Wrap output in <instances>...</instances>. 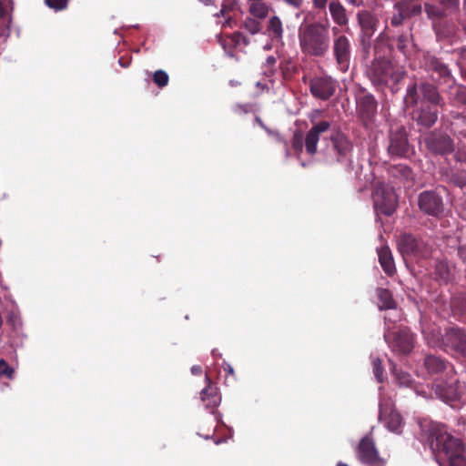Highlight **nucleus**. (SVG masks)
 I'll return each mask as SVG.
<instances>
[{
    "mask_svg": "<svg viewBox=\"0 0 466 466\" xmlns=\"http://www.w3.org/2000/svg\"><path fill=\"white\" fill-rule=\"evenodd\" d=\"M330 24L328 18L301 25L299 28V47L309 56L324 57L330 48Z\"/></svg>",
    "mask_w": 466,
    "mask_h": 466,
    "instance_id": "f257e3e1",
    "label": "nucleus"
},
{
    "mask_svg": "<svg viewBox=\"0 0 466 466\" xmlns=\"http://www.w3.org/2000/svg\"><path fill=\"white\" fill-rule=\"evenodd\" d=\"M431 431V447L444 453L449 466H466L461 441L449 434L443 425H435Z\"/></svg>",
    "mask_w": 466,
    "mask_h": 466,
    "instance_id": "f03ea898",
    "label": "nucleus"
},
{
    "mask_svg": "<svg viewBox=\"0 0 466 466\" xmlns=\"http://www.w3.org/2000/svg\"><path fill=\"white\" fill-rule=\"evenodd\" d=\"M420 96L418 92L417 83L410 85L404 97V104L411 119L420 128H431L438 119L439 111L437 106L429 105L425 101H419Z\"/></svg>",
    "mask_w": 466,
    "mask_h": 466,
    "instance_id": "7ed1b4c3",
    "label": "nucleus"
},
{
    "mask_svg": "<svg viewBox=\"0 0 466 466\" xmlns=\"http://www.w3.org/2000/svg\"><path fill=\"white\" fill-rule=\"evenodd\" d=\"M367 76L375 86L383 87L390 83L397 84L402 73L397 71L391 61L385 56H375L367 68Z\"/></svg>",
    "mask_w": 466,
    "mask_h": 466,
    "instance_id": "20e7f679",
    "label": "nucleus"
},
{
    "mask_svg": "<svg viewBox=\"0 0 466 466\" xmlns=\"http://www.w3.org/2000/svg\"><path fill=\"white\" fill-rule=\"evenodd\" d=\"M332 33V56L336 62L337 68L346 73L350 65L352 56V46L349 37L340 32L337 26L331 28Z\"/></svg>",
    "mask_w": 466,
    "mask_h": 466,
    "instance_id": "39448f33",
    "label": "nucleus"
},
{
    "mask_svg": "<svg viewBox=\"0 0 466 466\" xmlns=\"http://www.w3.org/2000/svg\"><path fill=\"white\" fill-rule=\"evenodd\" d=\"M373 205L377 213L391 216L398 207V197L393 189L384 182H377L372 194Z\"/></svg>",
    "mask_w": 466,
    "mask_h": 466,
    "instance_id": "423d86ee",
    "label": "nucleus"
},
{
    "mask_svg": "<svg viewBox=\"0 0 466 466\" xmlns=\"http://www.w3.org/2000/svg\"><path fill=\"white\" fill-rule=\"evenodd\" d=\"M448 375L446 380L437 379L434 381L433 389L436 395L446 402L462 400L466 391L465 383L461 382L453 371Z\"/></svg>",
    "mask_w": 466,
    "mask_h": 466,
    "instance_id": "0eeeda50",
    "label": "nucleus"
},
{
    "mask_svg": "<svg viewBox=\"0 0 466 466\" xmlns=\"http://www.w3.org/2000/svg\"><path fill=\"white\" fill-rule=\"evenodd\" d=\"M411 151L405 127L402 126L391 127L389 134V154L391 157H408Z\"/></svg>",
    "mask_w": 466,
    "mask_h": 466,
    "instance_id": "6e6552de",
    "label": "nucleus"
},
{
    "mask_svg": "<svg viewBox=\"0 0 466 466\" xmlns=\"http://www.w3.org/2000/svg\"><path fill=\"white\" fill-rule=\"evenodd\" d=\"M442 349L466 358V330L458 326L445 329L442 336Z\"/></svg>",
    "mask_w": 466,
    "mask_h": 466,
    "instance_id": "1a4fd4ad",
    "label": "nucleus"
},
{
    "mask_svg": "<svg viewBox=\"0 0 466 466\" xmlns=\"http://www.w3.org/2000/svg\"><path fill=\"white\" fill-rule=\"evenodd\" d=\"M423 141L426 148L434 155H447L454 150V143L451 137L441 131L434 130L427 133Z\"/></svg>",
    "mask_w": 466,
    "mask_h": 466,
    "instance_id": "9d476101",
    "label": "nucleus"
},
{
    "mask_svg": "<svg viewBox=\"0 0 466 466\" xmlns=\"http://www.w3.org/2000/svg\"><path fill=\"white\" fill-rule=\"evenodd\" d=\"M357 23L360 28V44L364 47L370 46V40L380 25L378 15L369 10H360L357 14Z\"/></svg>",
    "mask_w": 466,
    "mask_h": 466,
    "instance_id": "9b49d317",
    "label": "nucleus"
},
{
    "mask_svg": "<svg viewBox=\"0 0 466 466\" xmlns=\"http://www.w3.org/2000/svg\"><path fill=\"white\" fill-rule=\"evenodd\" d=\"M393 8L395 13L390 18V25L395 27L401 25L404 20L420 15L422 11L420 0H400Z\"/></svg>",
    "mask_w": 466,
    "mask_h": 466,
    "instance_id": "f8f14e48",
    "label": "nucleus"
},
{
    "mask_svg": "<svg viewBox=\"0 0 466 466\" xmlns=\"http://www.w3.org/2000/svg\"><path fill=\"white\" fill-rule=\"evenodd\" d=\"M418 206L421 212L434 218H439L444 210L442 198L434 190L421 192L418 197Z\"/></svg>",
    "mask_w": 466,
    "mask_h": 466,
    "instance_id": "ddd939ff",
    "label": "nucleus"
},
{
    "mask_svg": "<svg viewBox=\"0 0 466 466\" xmlns=\"http://www.w3.org/2000/svg\"><path fill=\"white\" fill-rule=\"evenodd\" d=\"M338 82L329 76H315L309 81V91L318 99L329 100L337 89Z\"/></svg>",
    "mask_w": 466,
    "mask_h": 466,
    "instance_id": "4468645a",
    "label": "nucleus"
},
{
    "mask_svg": "<svg viewBox=\"0 0 466 466\" xmlns=\"http://www.w3.org/2000/svg\"><path fill=\"white\" fill-rule=\"evenodd\" d=\"M357 454L360 461L368 466L385 465V461L379 456L373 440L369 436L360 440Z\"/></svg>",
    "mask_w": 466,
    "mask_h": 466,
    "instance_id": "2eb2a0df",
    "label": "nucleus"
},
{
    "mask_svg": "<svg viewBox=\"0 0 466 466\" xmlns=\"http://www.w3.org/2000/svg\"><path fill=\"white\" fill-rule=\"evenodd\" d=\"M377 40L386 41L388 46L390 49H392L395 46L396 48L406 57L411 54L414 48L412 35L409 32L400 34L397 36H390L386 28L379 35Z\"/></svg>",
    "mask_w": 466,
    "mask_h": 466,
    "instance_id": "dca6fc26",
    "label": "nucleus"
},
{
    "mask_svg": "<svg viewBox=\"0 0 466 466\" xmlns=\"http://www.w3.org/2000/svg\"><path fill=\"white\" fill-rule=\"evenodd\" d=\"M398 249L403 257L425 256L429 253L427 246L410 233H403L399 237Z\"/></svg>",
    "mask_w": 466,
    "mask_h": 466,
    "instance_id": "f3484780",
    "label": "nucleus"
},
{
    "mask_svg": "<svg viewBox=\"0 0 466 466\" xmlns=\"http://www.w3.org/2000/svg\"><path fill=\"white\" fill-rule=\"evenodd\" d=\"M329 140L331 142V149L336 156L337 162H343L351 154L353 144L346 134L339 129L333 130Z\"/></svg>",
    "mask_w": 466,
    "mask_h": 466,
    "instance_id": "a211bd4d",
    "label": "nucleus"
},
{
    "mask_svg": "<svg viewBox=\"0 0 466 466\" xmlns=\"http://www.w3.org/2000/svg\"><path fill=\"white\" fill-rule=\"evenodd\" d=\"M392 350L400 354H408L413 348V336L408 329H400L397 332L385 335Z\"/></svg>",
    "mask_w": 466,
    "mask_h": 466,
    "instance_id": "6ab92c4d",
    "label": "nucleus"
},
{
    "mask_svg": "<svg viewBox=\"0 0 466 466\" xmlns=\"http://www.w3.org/2000/svg\"><path fill=\"white\" fill-rule=\"evenodd\" d=\"M330 128V123L323 120L314 124L307 132L305 137V147L308 154L313 156L317 153L319 136Z\"/></svg>",
    "mask_w": 466,
    "mask_h": 466,
    "instance_id": "aec40b11",
    "label": "nucleus"
},
{
    "mask_svg": "<svg viewBox=\"0 0 466 466\" xmlns=\"http://www.w3.org/2000/svg\"><path fill=\"white\" fill-rule=\"evenodd\" d=\"M419 96H422V98H419V101H425L429 105L437 106H442L444 105L443 98L440 95L438 88L428 82H421L418 86Z\"/></svg>",
    "mask_w": 466,
    "mask_h": 466,
    "instance_id": "412c9836",
    "label": "nucleus"
},
{
    "mask_svg": "<svg viewBox=\"0 0 466 466\" xmlns=\"http://www.w3.org/2000/svg\"><path fill=\"white\" fill-rule=\"evenodd\" d=\"M421 332L427 343L432 347H442V336L441 329L435 323L421 319H420Z\"/></svg>",
    "mask_w": 466,
    "mask_h": 466,
    "instance_id": "4be33fe9",
    "label": "nucleus"
},
{
    "mask_svg": "<svg viewBox=\"0 0 466 466\" xmlns=\"http://www.w3.org/2000/svg\"><path fill=\"white\" fill-rule=\"evenodd\" d=\"M206 380L208 385L201 390V400L208 409L217 408L220 401L221 396L218 392V389L215 383H213L208 374H206Z\"/></svg>",
    "mask_w": 466,
    "mask_h": 466,
    "instance_id": "5701e85b",
    "label": "nucleus"
},
{
    "mask_svg": "<svg viewBox=\"0 0 466 466\" xmlns=\"http://www.w3.org/2000/svg\"><path fill=\"white\" fill-rule=\"evenodd\" d=\"M358 111L362 119L370 121L377 112V101L372 95L367 94L357 100Z\"/></svg>",
    "mask_w": 466,
    "mask_h": 466,
    "instance_id": "b1692460",
    "label": "nucleus"
},
{
    "mask_svg": "<svg viewBox=\"0 0 466 466\" xmlns=\"http://www.w3.org/2000/svg\"><path fill=\"white\" fill-rule=\"evenodd\" d=\"M329 11L337 27L348 26L350 19L347 15V10L339 0L329 2Z\"/></svg>",
    "mask_w": 466,
    "mask_h": 466,
    "instance_id": "393cba45",
    "label": "nucleus"
},
{
    "mask_svg": "<svg viewBox=\"0 0 466 466\" xmlns=\"http://www.w3.org/2000/svg\"><path fill=\"white\" fill-rule=\"evenodd\" d=\"M424 366L431 374H438L449 370L447 374L453 371L452 366L441 357L430 355L425 358Z\"/></svg>",
    "mask_w": 466,
    "mask_h": 466,
    "instance_id": "a878e982",
    "label": "nucleus"
},
{
    "mask_svg": "<svg viewBox=\"0 0 466 466\" xmlns=\"http://www.w3.org/2000/svg\"><path fill=\"white\" fill-rule=\"evenodd\" d=\"M380 419L384 421L386 427L393 432H400L402 425L401 416L395 410H388L380 406Z\"/></svg>",
    "mask_w": 466,
    "mask_h": 466,
    "instance_id": "bb28decb",
    "label": "nucleus"
},
{
    "mask_svg": "<svg viewBox=\"0 0 466 466\" xmlns=\"http://www.w3.org/2000/svg\"><path fill=\"white\" fill-rule=\"evenodd\" d=\"M379 262L383 271L388 276H393L396 272V267L393 259V256L389 247H381L378 250Z\"/></svg>",
    "mask_w": 466,
    "mask_h": 466,
    "instance_id": "cd10ccee",
    "label": "nucleus"
},
{
    "mask_svg": "<svg viewBox=\"0 0 466 466\" xmlns=\"http://www.w3.org/2000/svg\"><path fill=\"white\" fill-rule=\"evenodd\" d=\"M428 71L435 72L440 77H451V71L447 65L435 56H431L426 61Z\"/></svg>",
    "mask_w": 466,
    "mask_h": 466,
    "instance_id": "c85d7f7f",
    "label": "nucleus"
},
{
    "mask_svg": "<svg viewBox=\"0 0 466 466\" xmlns=\"http://www.w3.org/2000/svg\"><path fill=\"white\" fill-rule=\"evenodd\" d=\"M434 276L441 282L448 283L453 279V273L448 262L438 260L434 267Z\"/></svg>",
    "mask_w": 466,
    "mask_h": 466,
    "instance_id": "c756f323",
    "label": "nucleus"
},
{
    "mask_svg": "<svg viewBox=\"0 0 466 466\" xmlns=\"http://www.w3.org/2000/svg\"><path fill=\"white\" fill-rule=\"evenodd\" d=\"M376 294L379 299L380 309H391L396 308V301L393 299L392 294L389 289L379 288L376 290Z\"/></svg>",
    "mask_w": 466,
    "mask_h": 466,
    "instance_id": "7c9ffc66",
    "label": "nucleus"
},
{
    "mask_svg": "<svg viewBox=\"0 0 466 466\" xmlns=\"http://www.w3.org/2000/svg\"><path fill=\"white\" fill-rule=\"evenodd\" d=\"M451 132L453 136L457 137L458 140L460 137H466V116L457 114L453 116L450 125Z\"/></svg>",
    "mask_w": 466,
    "mask_h": 466,
    "instance_id": "2f4dec72",
    "label": "nucleus"
},
{
    "mask_svg": "<svg viewBox=\"0 0 466 466\" xmlns=\"http://www.w3.org/2000/svg\"><path fill=\"white\" fill-rule=\"evenodd\" d=\"M451 308L454 315L466 318V295H458L451 299Z\"/></svg>",
    "mask_w": 466,
    "mask_h": 466,
    "instance_id": "473e14b6",
    "label": "nucleus"
},
{
    "mask_svg": "<svg viewBox=\"0 0 466 466\" xmlns=\"http://www.w3.org/2000/svg\"><path fill=\"white\" fill-rule=\"evenodd\" d=\"M268 31L269 35L275 39H281L283 35L282 22L278 16H272L268 20Z\"/></svg>",
    "mask_w": 466,
    "mask_h": 466,
    "instance_id": "72a5a7b5",
    "label": "nucleus"
},
{
    "mask_svg": "<svg viewBox=\"0 0 466 466\" xmlns=\"http://www.w3.org/2000/svg\"><path fill=\"white\" fill-rule=\"evenodd\" d=\"M268 12H269V6L267 4H265L263 1L252 3L249 5V13L257 18H260V19L265 18L268 15Z\"/></svg>",
    "mask_w": 466,
    "mask_h": 466,
    "instance_id": "f704fd0d",
    "label": "nucleus"
},
{
    "mask_svg": "<svg viewBox=\"0 0 466 466\" xmlns=\"http://www.w3.org/2000/svg\"><path fill=\"white\" fill-rule=\"evenodd\" d=\"M451 95L453 99L461 105H466V86L461 85H454L451 86Z\"/></svg>",
    "mask_w": 466,
    "mask_h": 466,
    "instance_id": "c9c22d12",
    "label": "nucleus"
},
{
    "mask_svg": "<svg viewBox=\"0 0 466 466\" xmlns=\"http://www.w3.org/2000/svg\"><path fill=\"white\" fill-rule=\"evenodd\" d=\"M425 12L428 18L432 20H440L446 15L443 8L430 4H425Z\"/></svg>",
    "mask_w": 466,
    "mask_h": 466,
    "instance_id": "e433bc0d",
    "label": "nucleus"
},
{
    "mask_svg": "<svg viewBox=\"0 0 466 466\" xmlns=\"http://www.w3.org/2000/svg\"><path fill=\"white\" fill-rule=\"evenodd\" d=\"M277 59L273 56H269L267 57L264 65H263V70L264 75L267 77H273L277 73V67H276Z\"/></svg>",
    "mask_w": 466,
    "mask_h": 466,
    "instance_id": "4c0bfd02",
    "label": "nucleus"
},
{
    "mask_svg": "<svg viewBox=\"0 0 466 466\" xmlns=\"http://www.w3.org/2000/svg\"><path fill=\"white\" fill-rule=\"evenodd\" d=\"M153 81L159 88H163L167 86L169 76L166 71L159 69L153 74Z\"/></svg>",
    "mask_w": 466,
    "mask_h": 466,
    "instance_id": "58836bf2",
    "label": "nucleus"
},
{
    "mask_svg": "<svg viewBox=\"0 0 466 466\" xmlns=\"http://www.w3.org/2000/svg\"><path fill=\"white\" fill-rule=\"evenodd\" d=\"M44 2L50 9L59 12L67 8L69 0H44Z\"/></svg>",
    "mask_w": 466,
    "mask_h": 466,
    "instance_id": "ea45409f",
    "label": "nucleus"
},
{
    "mask_svg": "<svg viewBox=\"0 0 466 466\" xmlns=\"http://www.w3.org/2000/svg\"><path fill=\"white\" fill-rule=\"evenodd\" d=\"M279 68L281 70L282 77L287 79L291 77L296 67L290 60H284L280 63Z\"/></svg>",
    "mask_w": 466,
    "mask_h": 466,
    "instance_id": "a19ab883",
    "label": "nucleus"
},
{
    "mask_svg": "<svg viewBox=\"0 0 466 466\" xmlns=\"http://www.w3.org/2000/svg\"><path fill=\"white\" fill-rule=\"evenodd\" d=\"M244 28L251 35H255L260 31L261 25L254 18H247L244 22Z\"/></svg>",
    "mask_w": 466,
    "mask_h": 466,
    "instance_id": "79ce46f5",
    "label": "nucleus"
},
{
    "mask_svg": "<svg viewBox=\"0 0 466 466\" xmlns=\"http://www.w3.org/2000/svg\"><path fill=\"white\" fill-rule=\"evenodd\" d=\"M305 144V140H303V136L301 133L299 132H296L293 136V138H292V141H291V145H292V148L297 152V153H301L302 150H303V145Z\"/></svg>",
    "mask_w": 466,
    "mask_h": 466,
    "instance_id": "37998d69",
    "label": "nucleus"
},
{
    "mask_svg": "<svg viewBox=\"0 0 466 466\" xmlns=\"http://www.w3.org/2000/svg\"><path fill=\"white\" fill-rule=\"evenodd\" d=\"M456 157L459 161L466 162V137L458 140V150Z\"/></svg>",
    "mask_w": 466,
    "mask_h": 466,
    "instance_id": "c03bdc74",
    "label": "nucleus"
},
{
    "mask_svg": "<svg viewBox=\"0 0 466 466\" xmlns=\"http://www.w3.org/2000/svg\"><path fill=\"white\" fill-rule=\"evenodd\" d=\"M14 373V370L7 364L4 360H0V377H5L11 379Z\"/></svg>",
    "mask_w": 466,
    "mask_h": 466,
    "instance_id": "a18cd8bd",
    "label": "nucleus"
},
{
    "mask_svg": "<svg viewBox=\"0 0 466 466\" xmlns=\"http://www.w3.org/2000/svg\"><path fill=\"white\" fill-rule=\"evenodd\" d=\"M395 375L396 380L400 385L409 386L411 381L410 374L406 372H396Z\"/></svg>",
    "mask_w": 466,
    "mask_h": 466,
    "instance_id": "49530a36",
    "label": "nucleus"
},
{
    "mask_svg": "<svg viewBox=\"0 0 466 466\" xmlns=\"http://www.w3.org/2000/svg\"><path fill=\"white\" fill-rule=\"evenodd\" d=\"M452 181L454 184L459 186L460 187H463L466 186V173L461 175H454L452 177Z\"/></svg>",
    "mask_w": 466,
    "mask_h": 466,
    "instance_id": "de8ad7c7",
    "label": "nucleus"
},
{
    "mask_svg": "<svg viewBox=\"0 0 466 466\" xmlns=\"http://www.w3.org/2000/svg\"><path fill=\"white\" fill-rule=\"evenodd\" d=\"M373 370H374V374H375L376 378L378 379L379 381H380L381 376L383 373V368L381 366L380 360H378L374 361Z\"/></svg>",
    "mask_w": 466,
    "mask_h": 466,
    "instance_id": "09e8293b",
    "label": "nucleus"
},
{
    "mask_svg": "<svg viewBox=\"0 0 466 466\" xmlns=\"http://www.w3.org/2000/svg\"><path fill=\"white\" fill-rule=\"evenodd\" d=\"M457 255L466 268V245L459 246L457 248Z\"/></svg>",
    "mask_w": 466,
    "mask_h": 466,
    "instance_id": "8fccbe9b",
    "label": "nucleus"
},
{
    "mask_svg": "<svg viewBox=\"0 0 466 466\" xmlns=\"http://www.w3.org/2000/svg\"><path fill=\"white\" fill-rule=\"evenodd\" d=\"M329 0H312L313 7L319 10H324Z\"/></svg>",
    "mask_w": 466,
    "mask_h": 466,
    "instance_id": "3c124183",
    "label": "nucleus"
},
{
    "mask_svg": "<svg viewBox=\"0 0 466 466\" xmlns=\"http://www.w3.org/2000/svg\"><path fill=\"white\" fill-rule=\"evenodd\" d=\"M441 4L446 8H457L459 0H441Z\"/></svg>",
    "mask_w": 466,
    "mask_h": 466,
    "instance_id": "603ef678",
    "label": "nucleus"
},
{
    "mask_svg": "<svg viewBox=\"0 0 466 466\" xmlns=\"http://www.w3.org/2000/svg\"><path fill=\"white\" fill-rule=\"evenodd\" d=\"M118 63L120 64V66L122 67L126 68V67H127L130 65L131 58L130 57L125 58V57L122 56V57L119 58Z\"/></svg>",
    "mask_w": 466,
    "mask_h": 466,
    "instance_id": "864d4df0",
    "label": "nucleus"
},
{
    "mask_svg": "<svg viewBox=\"0 0 466 466\" xmlns=\"http://www.w3.org/2000/svg\"><path fill=\"white\" fill-rule=\"evenodd\" d=\"M287 4L299 8L301 6L303 0H284Z\"/></svg>",
    "mask_w": 466,
    "mask_h": 466,
    "instance_id": "5fc2aeb1",
    "label": "nucleus"
},
{
    "mask_svg": "<svg viewBox=\"0 0 466 466\" xmlns=\"http://www.w3.org/2000/svg\"><path fill=\"white\" fill-rule=\"evenodd\" d=\"M223 369H224V370H225V372H226L227 374L231 375V376H234V375H235V373H234V370H233V368L231 367V365H229V364H225V365L223 366Z\"/></svg>",
    "mask_w": 466,
    "mask_h": 466,
    "instance_id": "6e6d98bb",
    "label": "nucleus"
},
{
    "mask_svg": "<svg viewBox=\"0 0 466 466\" xmlns=\"http://www.w3.org/2000/svg\"><path fill=\"white\" fill-rule=\"evenodd\" d=\"M191 372L194 374V375H199L201 374L202 372V368L198 365H195L191 368Z\"/></svg>",
    "mask_w": 466,
    "mask_h": 466,
    "instance_id": "4d7b16f0",
    "label": "nucleus"
},
{
    "mask_svg": "<svg viewBox=\"0 0 466 466\" xmlns=\"http://www.w3.org/2000/svg\"><path fill=\"white\" fill-rule=\"evenodd\" d=\"M346 1L353 6H360L363 4V0H346Z\"/></svg>",
    "mask_w": 466,
    "mask_h": 466,
    "instance_id": "13d9d810",
    "label": "nucleus"
},
{
    "mask_svg": "<svg viewBox=\"0 0 466 466\" xmlns=\"http://www.w3.org/2000/svg\"><path fill=\"white\" fill-rule=\"evenodd\" d=\"M460 58L462 61H466V47H462L460 49Z\"/></svg>",
    "mask_w": 466,
    "mask_h": 466,
    "instance_id": "bf43d9fd",
    "label": "nucleus"
},
{
    "mask_svg": "<svg viewBox=\"0 0 466 466\" xmlns=\"http://www.w3.org/2000/svg\"><path fill=\"white\" fill-rule=\"evenodd\" d=\"M461 216L464 219H466V204L461 211Z\"/></svg>",
    "mask_w": 466,
    "mask_h": 466,
    "instance_id": "052dcab7",
    "label": "nucleus"
},
{
    "mask_svg": "<svg viewBox=\"0 0 466 466\" xmlns=\"http://www.w3.org/2000/svg\"><path fill=\"white\" fill-rule=\"evenodd\" d=\"M206 4H211L214 0H204Z\"/></svg>",
    "mask_w": 466,
    "mask_h": 466,
    "instance_id": "680f3d73",
    "label": "nucleus"
},
{
    "mask_svg": "<svg viewBox=\"0 0 466 466\" xmlns=\"http://www.w3.org/2000/svg\"><path fill=\"white\" fill-rule=\"evenodd\" d=\"M337 466H348V465L344 464V463H339Z\"/></svg>",
    "mask_w": 466,
    "mask_h": 466,
    "instance_id": "e2e57ef3",
    "label": "nucleus"
},
{
    "mask_svg": "<svg viewBox=\"0 0 466 466\" xmlns=\"http://www.w3.org/2000/svg\"><path fill=\"white\" fill-rule=\"evenodd\" d=\"M205 438H206V439H208V438H209V434H207V435L205 436Z\"/></svg>",
    "mask_w": 466,
    "mask_h": 466,
    "instance_id": "0e129e2a",
    "label": "nucleus"
},
{
    "mask_svg": "<svg viewBox=\"0 0 466 466\" xmlns=\"http://www.w3.org/2000/svg\"><path fill=\"white\" fill-rule=\"evenodd\" d=\"M465 4H466V0H465Z\"/></svg>",
    "mask_w": 466,
    "mask_h": 466,
    "instance_id": "69168bd1",
    "label": "nucleus"
}]
</instances>
